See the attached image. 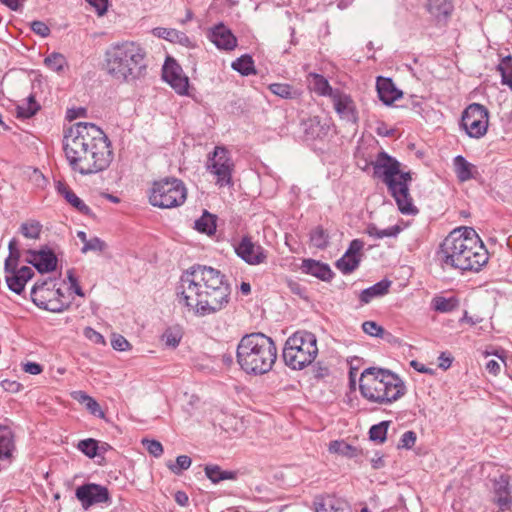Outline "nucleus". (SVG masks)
<instances>
[{"label":"nucleus","instance_id":"nucleus-42","mask_svg":"<svg viewBox=\"0 0 512 512\" xmlns=\"http://www.w3.org/2000/svg\"><path fill=\"white\" fill-rule=\"evenodd\" d=\"M44 63L49 69L58 73L62 72L64 70V67L68 66L65 56L57 52H53L50 55H48L44 59Z\"/></svg>","mask_w":512,"mask_h":512},{"label":"nucleus","instance_id":"nucleus-15","mask_svg":"<svg viewBox=\"0 0 512 512\" xmlns=\"http://www.w3.org/2000/svg\"><path fill=\"white\" fill-rule=\"evenodd\" d=\"M75 496L85 510H88L95 504L109 503L111 501L108 489L96 483H86L77 487Z\"/></svg>","mask_w":512,"mask_h":512},{"label":"nucleus","instance_id":"nucleus-7","mask_svg":"<svg viewBox=\"0 0 512 512\" xmlns=\"http://www.w3.org/2000/svg\"><path fill=\"white\" fill-rule=\"evenodd\" d=\"M359 382L362 397L379 405L391 404L406 392L403 381L396 374L381 368H366Z\"/></svg>","mask_w":512,"mask_h":512},{"label":"nucleus","instance_id":"nucleus-13","mask_svg":"<svg viewBox=\"0 0 512 512\" xmlns=\"http://www.w3.org/2000/svg\"><path fill=\"white\" fill-rule=\"evenodd\" d=\"M489 111L479 103L469 104L462 112L460 126L471 138L479 139L483 137L488 130Z\"/></svg>","mask_w":512,"mask_h":512},{"label":"nucleus","instance_id":"nucleus-19","mask_svg":"<svg viewBox=\"0 0 512 512\" xmlns=\"http://www.w3.org/2000/svg\"><path fill=\"white\" fill-rule=\"evenodd\" d=\"M26 253L28 257L25 261L33 265L40 273L52 272L57 267V257L51 249H29Z\"/></svg>","mask_w":512,"mask_h":512},{"label":"nucleus","instance_id":"nucleus-34","mask_svg":"<svg viewBox=\"0 0 512 512\" xmlns=\"http://www.w3.org/2000/svg\"><path fill=\"white\" fill-rule=\"evenodd\" d=\"M310 243L313 247L324 250L329 246L330 235L322 225L315 226L309 232Z\"/></svg>","mask_w":512,"mask_h":512},{"label":"nucleus","instance_id":"nucleus-5","mask_svg":"<svg viewBox=\"0 0 512 512\" xmlns=\"http://www.w3.org/2000/svg\"><path fill=\"white\" fill-rule=\"evenodd\" d=\"M147 53L137 42L112 45L105 53L107 73L116 80L134 82L147 74Z\"/></svg>","mask_w":512,"mask_h":512},{"label":"nucleus","instance_id":"nucleus-58","mask_svg":"<svg viewBox=\"0 0 512 512\" xmlns=\"http://www.w3.org/2000/svg\"><path fill=\"white\" fill-rule=\"evenodd\" d=\"M375 132L382 137H394L396 130L388 127L385 122L381 121L378 122Z\"/></svg>","mask_w":512,"mask_h":512},{"label":"nucleus","instance_id":"nucleus-32","mask_svg":"<svg viewBox=\"0 0 512 512\" xmlns=\"http://www.w3.org/2000/svg\"><path fill=\"white\" fill-rule=\"evenodd\" d=\"M154 34L172 43H179L188 46L190 43L189 37L182 31L173 28L157 27L154 29Z\"/></svg>","mask_w":512,"mask_h":512},{"label":"nucleus","instance_id":"nucleus-21","mask_svg":"<svg viewBox=\"0 0 512 512\" xmlns=\"http://www.w3.org/2000/svg\"><path fill=\"white\" fill-rule=\"evenodd\" d=\"M208 38L217 48L222 50L231 51L237 46V38L223 23L211 28Z\"/></svg>","mask_w":512,"mask_h":512},{"label":"nucleus","instance_id":"nucleus-38","mask_svg":"<svg viewBox=\"0 0 512 512\" xmlns=\"http://www.w3.org/2000/svg\"><path fill=\"white\" fill-rule=\"evenodd\" d=\"M402 230L403 227L398 224L386 229H378L375 224L369 223L366 227L365 233L370 237L382 239L384 237H396Z\"/></svg>","mask_w":512,"mask_h":512},{"label":"nucleus","instance_id":"nucleus-31","mask_svg":"<svg viewBox=\"0 0 512 512\" xmlns=\"http://www.w3.org/2000/svg\"><path fill=\"white\" fill-rule=\"evenodd\" d=\"M330 453L338 454L347 458H356L362 455V450L356 446L350 445L344 440H334L329 443Z\"/></svg>","mask_w":512,"mask_h":512},{"label":"nucleus","instance_id":"nucleus-11","mask_svg":"<svg viewBox=\"0 0 512 512\" xmlns=\"http://www.w3.org/2000/svg\"><path fill=\"white\" fill-rule=\"evenodd\" d=\"M206 169L215 177V184L217 186L227 187L233 185L235 162L227 147L217 145L212 152L208 153Z\"/></svg>","mask_w":512,"mask_h":512},{"label":"nucleus","instance_id":"nucleus-1","mask_svg":"<svg viewBox=\"0 0 512 512\" xmlns=\"http://www.w3.org/2000/svg\"><path fill=\"white\" fill-rule=\"evenodd\" d=\"M230 294V284L220 270L195 264L182 274L176 299L188 312L204 317L225 308Z\"/></svg>","mask_w":512,"mask_h":512},{"label":"nucleus","instance_id":"nucleus-28","mask_svg":"<svg viewBox=\"0 0 512 512\" xmlns=\"http://www.w3.org/2000/svg\"><path fill=\"white\" fill-rule=\"evenodd\" d=\"M391 282L389 280H382L377 282L376 284L372 285L371 287H368L361 291L359 295V301L361 305L368 304L371 302L374 298L383 296L388 293L390 288Z\"/></svg>","mask_w":512,"mask_h":512},{"label":"nucleus","instance_id":"nucleus-40","mask_svg":"<svg viewBox=\"0 0 512 512\" xmlns=\"http://www.w3.org/2000/svg\"><path fill=\"white\" fill-rule=\"evenodd\" d=\"M360 256L345 254L336 262V267L345 275L351 274L360 264Z\"/></svg>","mask_w":512,"mask_h":512},{"label":"nucleus","instance_id":"nucleus-62","mask_svg":"<svg viewBox=\"0 0 512 512\" xmlns=\"http://www.w3.org/2000/svg\"><path fill=\"white\" fill-rule=\"evenodd\" d=\"M1 387L8 392L16 393L19 392L22 388V384L15 380L5 379L1 382Z\"/></svg>","mask_w":512,"mask_h":512},{"label":"nucleus","instance_id":"nucleus-24","mask_svg":"<svg viewBox=\"0 0 512 512\" xmlns=\"http://www.w3.org/2000/svg\"><path fill=\"white\" fill-rule=\"evenodd\" d=\"M495 503L504 511L510 508L512 497L509 489V480L502 475L494 484Z\"/></svg>","mask_w":512,"mask_h":512},{"label":"nucleus","instance_id":"nucleus-25","mask_svg":"<svg viewBox=\"0 0 512 512\" xmlns=\"http://www.w3.org/2000/svg\"><path fill=\"white\" fill-rule=\"evenodd\" d=\"M454 171L460 182L475 179L478 176L477 167L468 162L465 157L458 155L453 159Z\"/></svg>","mask_w":512,"mask_h":512},{"label":"nucleus","instance_id":"nucleus-59","mask_svg":"<svg viewBox=\"0 0 512 512\" xmlns=\"http://www.w3.org/2000/svg\"><path fill=\"white\" fill-rule=\"evenodd\" d=\"M454 358L449 352H442L438 357V367L447 370L451 367Z\"/></svg>","mask_w":512,"mask_h":512},{"label":"nucleus","instance_id":"nucleus-8","mask_svg":"<svg viewBox=\"0 0 512 512\" xmlns=\"http://www.w3.org/2000/svg\"><path fill=\"white\" fill-rule=\"evenodd\" d=\"M317 355V338L305 330L293 333L286 340L282 353L284 363L293 370H302L311 365Z\"/></svg>","mask_w":512,"mask_h":512},{"label":"nucleus","instance_id":"nucleus-29","mask_svg":"<svg viewBox=\"0 0 512 512\" xmlns=\"http://www.w3.org/2000/svg\"><path fill=\"white\" fill-rule=\"evenodd\" d=\"M268 89L275 96L286 100L298 99L302 95L300 89L288 83H271L268 85Z\"/></svg>","mask_w":512,"mask_h":512},{"label":"nucleus","instance_id":"nucleus-17","mask_svg":"<svg viewBox=\"0 0 512 512\" xmlns=\"http://www.w3.org/2000/svg\"><path fill=\"white\" fill-rule=\"evenodd\" d=\"M424 8L436 27H446L453 14L454 3L453 0H426Z\"/></svg>","mask_w":512,"mask_h":512},{"label":"nucleus","instance_id":"nucleus-51","mask_svg":"<svg viewBox=\"0 0 512 512\" xmlns=\"http://www.w3.org/2000/svg\"><path fill=\"white\" fill-rule=\"evenodd\" d=\"M106 244L98 237H93L89 239L82 247V252L86 253L87 251H103Z\"/></svg>","mask_w":512,"mask_h":512},{"label":"nucleus","instance_id":"nucleus-33","mask_svg":"<svg viewBox=\"0 0 512 512\" xmlns=\"http://www.w3.org/2000/svg\"><path fill=\"white\" fill-rule=\"evenodd\" d=\"M217 216L209 213L208 211H204L202 216L195 221L194 228L200 232L207 235H213L216 232L217 227Z\"/></svg>","mask_w":512,"mask_h":512},{"label":"nucleus","instance_id":"nucleus-47","mask_svg":"<svg viewBox=\"0 0 512 512\" xmlns=\"http://www.w3.org/2000/svg\"><path fill=\"white\" fill-rule=\"evenodd\" d=\"M191 458L187 455H180L176 458V463L167 464L168 468L175 475H180L182 471L187 470L191 466Z\"/></svg>","mask_w":512,"mask_h":512},{"label":"nucleus","instance_id":"nucleus-57","mask_svg":"<svg viewBox=\"0 0 512 512\" xmlns=\"http://www.w3.org/2000/svg\"><path fill=\"white\" fill-rule=\"evenodd\" d=\"M86 409L94 416H98L100 418L104 417V412L101 410L100 405L94 398H90L85 403Z\"/></svg>","mask_w":512,"mask_h":512},{"label":"nucleus","instance_id":"nucleus-18","mask_svg":"<svg viewBox=\"0 0 512 512\" xmlns=\"http://www.w3.org/2000/svg\"><path fill=\"white\" fill-rule=\"evenodd\" d=\"M334 109L340 118L357 124L359 120L356 104L349 94L344 93L340 89H336V93L332 98Z\"/></svg>","mask_w":512,"mask_h":512},{"label":"nucleus","instance_id":"nucleus-55","mask_svg":"<svg viewBox=\"0 0 512 512\" xmlns=\"http://www.w3.org/2000/svg\"><path fill=\"white\" fill-rule=\"evenodd\" d=\"M67 278L70 283L69 289L74 291V293H76L78 296L84 297V292L81 286L79 285L78 279L73 269L67 271Z\"/></svg>","mask_w":512,"mask_h":512},{"label":"nucleus","instance_id":"nucleus-45","mask_svg":"<svg viewBox=\"0 0 512 512\" xmlns=\"http://www.w3.org/2000/svg\"><path fill=\"white\" fill-rule=\"evenodd\" d=\"M325 127L320 123V121L315 119H310L307 123V128L305 129V134L307 137L311 139L321 138L324 132Z\"/></svg>","mask_w":512,"mask_h":512},{"label":"nucleus","instance_id":"nucleus-30","mask_svg":"<svg viewBox=\"0 0 512 512\" xmlns=\"http://www.w3.org/2000/svg\"><path fill=\"white\" fill-rule=\"evenodd\" d=\"M460 305L458 297H444L436 295L431 300V309L438 313H450Z\"/></svg>","mask_w":512,"mask_h":512},{"label":"nucleus","instance_id":"nucleus-22","mask_svg":"<svg viewBox=\"0 0 512 512\" xmlns=\"http://www.w3.org/2000/svg\"><path fill=\"white\" fill-rule=\"evenodd\" d=\"M376 90L379 99L385 105L393 104L397 99L402 97V91L396 88L391 78L379 76L376 80Z\"/></svg>","mask_w":512,"mask_h":512},{"label":"nucleus","instance_id":"nucleus-54","mask_svg":"<svg viewBox=\"0 0 512 512\" xmlns=\"http://www.w3.org/2000/svg\"><path fill=\"white\" fill-rule=\"evenodd\" d=\"M31 30L41 37H47L51 33L49 26L43 21L39 20L33 21L31 23Z\"/></svg>","mask_w":512,"mask_h":512},{"label":"nucleus","instance_id":"nucleus-26","mask_svg":"<svg viewBox=\"0 0 512 512\" xmlns=\"http://www.w3.org/2000/svg\"><path fill=\"white\" fill-rule=\"evenodd\" d=\"M307 80L309 89L319 96H327L332 99L336 93V89H333L328 80L321 74L309 73Z\"/></svg>","mask_w":512,"mask_h":512},{"label":"nucleus","instance_id":"nucleus-14","mask_svg":"<svg viewBox=\"0 0 512 512\" xmlns=\"http://www.w3.org/2000/svg\"><path fill=\"white\" fill-rule=\"evenodd\" d=\"M234 248L236 255L249 265L257 266L267 261L268 251L250 235H244Z\"/></svg>","mask_w":512,"mask_h":512},{"label":"nucleus","instance_id":"nucleus-16","mask_svg":"<svg viewBox=\"0 0 512 512\" xmlns=\"http://www.w3.org/2000/svg\"><path fill=\"white\" fill-rule=\"evenodd\" d=\"M163 79L179 95H188L189 78L182 72L181 66L173 59L168 58L163 66Z\"/></svg>","mask_w":512,"mask_h":512},{"label":"nucleus","instance_id":"nucleus-50","mask_svg":"<svg viewBox=\"0 0 512 512\" xmlns=\"http://www.w3.org/2000/svg\"><path fill=\"white\" fill-rule=\"evenodd\" d=\"M417 435L414 431H406L400 438L398 448L411 449L416 443Z\"/></svg>","mask_w":512,"mask_h":512},{"label":"nucleus","instance_id":"nucleus-27","mask_svg":"<svg viewBox=\"0 0 512 512\" xmlns=\"http://www.w3.org/2000/svg\"><path fill=\"white\" fill-rule=\"evenodd\" d=\"M58 191L65 198V200L79 213L89 217L94 216L92 210L73 192V190L68 185L60 183L58 185Z\"/></svg>","mask_w":512,"mask_h":512},{"label":"nucleus","instance_id":"nucleus-49","mask_svg":"<svg viewBox=\"0 0 512 512\" xmlns=\"http://www.w3.org/2000/svg\"><path fill=\"white\" fill-rule=\"evenodd\" d=\"M29 181L36 188L44 189L48 184L47 178L42 174V172L36 168L32 169L29 173Z\"/></svg>","mask_w":512,"mask_h":512},{"label":"nucleus","instance_id":"nucleus-3","mask_svg":"<svg viewBox=\"0 0 512 512\" xmlns=\"http://www.w3.org/2000/svg\"><path fill=\"white\" fill-rule=\"evenodd\" d=\"M436 257L443 268L479 272L488 263V250L472 227L452 230L440 243Z\"/></svg>","mask_w":512,"mask_h":512},{"label":"nucleus","instance_id":"nucleus-9","mask_svg":"<svg viewBox=\"0 0 512 512\" xmlns=\"http://www.w3.org/2000/svg\"><path fill=\"white\" fill-rule=\"evenodd\" d=\"M186 199L187 188L182 180L175 177L154 181L149 191V203L162 209L179 207Z\"/></svg>","mask_w":512,"mask_h":512},{"label":"nucleus","instance_id":"nucleus-10","mask_svg":"<svg viewBox=\"0 0 512 512\" xmlns=\"http://www.w3.org/2000/svg\"><path fill=\"white\" fill-rule=\"evenodd\" d=\"M18 240L12 238L8 244L9 255L5 259L4 272L8 288L20 295L25 289L26 283L34 276V271L28 266L18 268L21 253Z\"/></svg>","mask_w":512,"mask_h":512},{"label":"nucleus","instance_id":"nucleus-53","mask_svg":"<svg viewBox=\"0 0 512 512\" xmlns=\"http://www.w3.org/2000/svg\"><path fill=\"white\" fill-rule=\"evenodd\" d=\"M497 71L501 75V83L507 85L512 91V71H508V68L505 67V63H499Z\"/></svg>","mask_w":512,"mask_h":512},{"label":"nucleus","instance_id":"nucleus-52","mask_svg":"<svg viewBox=\"0 0 512 512\" xmlns=\"http://www.w3.org/2000/svg\"><path fill=\"white\" fill-rule=\"evenodd\" d=\"M143 444L147 451L154 457H159L163 454V446L157 440H143Z\"/></svg>","mask_w":512,"mask_h":512},{"label":"nucleus","instance_id":"nucleus-37","mask_svg":"<svg viewBox=\"0 0 512 512\" xmlns=\"http://www.w3.org/2000/svg\"><path fill=\"white\" fill-rule=\"evenodd\" d=\"M205 474L213 483L223 480H234L237 477L236 472L222 470L218 465H206Z\"/></svg>","mask_w":512,"mask_h":512},{"label":"nucleus","instance_id":"nucleus-41","mask_svg":"<svg viewBox=\"0 0 512 512\" xmlns=\"http://www.w3.org/2000/svg\"><path fill=\"white\" fill-rule=\"evenodd\" d=\"M19 232L27 239H38L42 232V224L38 220H28L20 225Z\"/></svg>","mask_w":512,"mask_h":512},{"label":"nucleus","instance_id":"nucleus-48","mask_svg":"<svg viewBox=\"0 0 512 512\" xmlns=\"http://www.w3.org/2000/svg\"><path fill=\"white\" fill-rule=\"evenodd\" d=\"M362 329L366 334L374 337L382 338L385 333L384 328L374 321H365L362 324Z\"/></svg>","mask_w":512,"mask_h":512},{"label":"nucleus","instance_id":"nucleus-60","mask_svg":"<svg viewBox=\"0 0 512 512\" xmlns=\"http://www.w3.org/2000/svg\"><path fill=\"white\" fill-rule=\"evenodd\" d=\"M92 7L95 8L99 16L104 15L108 9V0H86Z\"/></svg>","mask_w":512,"mask_h":512},{"label":"nucleus","instance_id":"nucleus-23","mask_svg":"<svg viewBox=\"0 0 512 512\" xmlns=\"http://www.w3.org/2000/svg\"><path fill=\"white\" fill-rule=\"evenodd\" d=\"M301 269L304 273L315 276L322 281H330L334 276V273L328 264L314 259H304L302 261Z\"/></svg>","mask_w":512,"mask_h":512},{"label":"nucleus","instance_id":"nucleus-64","mask_svg":"<svg viewBox=\"0 0 512 512\" xmlns=\"http://www.w3.org/2000/svg\"><path fill=\"white\" fill-rule=\"evenodd\" d=\"M23 370L26 373L32 374V375H38L43 371V367L36 362H27L23 366Z\"/></svg>","mask_w":512,"mask_h":512},{"label":"nucleus","instance_id":"nucleus-39","mask_svg":"<svg viewBox=\"0 0 512 512\" xmlns=\"http://www.w3.org/2000/svg\"><path fill=\"white\" fill-rule=\"evenodd\" d=\"M232 68L243 76L256 74L254 61L250 55H242L232 62Z\"/></svg>","mask_w":512,"mask_h":512},{"label":"nucleus","instance_id":"nucleus-4","mask_svg":"<svg viewBox=\"0 0 512 512\" xmlns=\"http://www.w3.org/2000/svg\"><path fill=\"white\" fill-rule=\"evenodd\" d=\"M370 165L373 168V178L387 186L388 193L395 200L399 211L407 215L417 214L418 209L413 204L409 190L412 173L401 171V163L385 151L379 152Z\"/></svg>","mask_w":512,"mask_h":512},{"label":"nucleus","instance_id":"nucleus-35","mask_svg":"<svg viewBox=\"0 0 512 512\" xmlns=\"http://www.w3.org/2000/svg\"><path fill=\"white\" fill-rule=\"evenodd\" d=\"M14 448L13 433L7 426L0 425V459L9 458Z\"/></svg>","mask_w":512,"mask_h":512},{"label":"nucleus","instance_id":"nucleus-6","mask_svg":"<svg viewBox=\"0 0 512 512\" xmlns=\"http://www.w3.org/2000/svg\"><path fill=\"white\" fill-rule=\"evenodd\" d=\"M236 359L246 374L263 375L272 370L277 360V346L261 332L246 334L237 345Z\"/></svg>","mask_w":512,"mask_h":512},{"label":"nucleus","instance_id":"nucleus-46","mask_svg":"<svg viewBox=\"0 0 512 512\" xmlns=\"http://www.w3.org/2000/svg\"><path fill=\"white\" fill-rule=\"evenodd\" d=\"M77 447L83 454H85L89 458H94L98 452V442L92 438L81 440L78 443Z\"/></svg>","mask_w":512,"mask_h":512},{"label":"nucleus","instance_id":"nucleus-44","mask_svg":"<svg viewBox=\"0 0 512 512\" xmlns=\"http://www.w3.org/2000/svg\"><path fill=\"white\" fill-rule=\"evenodd\" d=\"M39 108L40 107L37 104V102L34 100V97L30 96L29 102L27 104L17 106V109H16L17 117L23 118V119L30 118L36 114V112L39 110Z\"/></svg>","mask_w":512,"mask_h":512},{"label":"nucleus","instance_id":"nucleus-61","mask_svg":"<svg viewBox=\"0 0 512 512\" xmlns=\"http://www.w3.org/2000/svg\"><path fill=\"white\" fill-rule=\"evenodd\" d=\"M84 335L95 344L104 343V337L91 327L85 328Z\"/></svg>","mask_w":512,"mask_h":512},{"label":"nucleus","instance_id":"nucleus-63","mask_svg":"<svg viewBox=\"0 0 512 512\" xmlns=\"http://www.w3.org/2000/svg\"><path fill=\"white\" fill-rule=\"evenodd\" d=\"M112 346L115 350L125 351L130 347V343L121 335L112 340Z\"/></svg>","mask_w":512,"mask_h":512},{"label":"nucleus","instance_id":"nucleus-43","mask_svg":"<svg viewBox=\"0 0 512 512\" xmlns=\"http://www.w3.org/2000/svg\"><path fill=\"white\" fill-rule=\"evenodd\" d=\"M389 421H382L379 424L373 425L369 430V438L378 443H384L387 438V431Z\"/></svg>","mask_w":512,"mask_h":512},{"label":"nucleus","instance_id":"nucleus-12","mask_svg":"<svg viewBox=\"0 0 512 512\" xmlns=\"http://www.w3.org/2000/svg\"><path fill=\"white\" fill-rule=\"evenodd\" d=\"M57 294L56 281L48 278L34 284L31 290V300L41 309L56 313L63 312L70 307L71 301L56 300Z\"/></svg>","mask_w":512,"mask_h":512},{"label":"nucleus","instance_id":"nucleus-56","mask_svg":"<svg viewBox=\"0 0 512 512\" xmlns=\"http://www.w3.org/2000/svg\"><path fill=\"white\" fill-rule=\"evenodd\" d=\"M364 247V242L361 239H354L350 242V245L346 251V253L353 256H362V249Z\"/></svg>","mask_w":512,"mask_h":512},{"label":"nucleus","instance_id":"nucleus-20","mask_svg":"<svg viewBox=\"0 0 512 512\" xmlns=\"http://www.w3.org/2000/svg\"><path fill=\"white\" fill-rule=\"evenodd\" d=\"M313 504L316 512H352L350 504L336 495H318Z\"/></svg>","mask_w":512,"mask_h":512},{"label":"nucleus","instance_id":"nucleus-36","mask_svg":"<svg viewBox=\"0 0 512 512\" xmlns=\"http://www.w3.org/2000/svg\"><path fill=\"white\" fill-rule=\"evenodd\" d=\"M183 329L180 325L169 326L161 335V341L169 348H176L183 337Z\"/></svg>","mask_w":512,"mask_h":512},{"label":"nucleus","instance_id":"nucleus-2","mask_svg":"<svg viewBox=\"0 0 512 512\" xmlns=\"http://www.w3.org/2000/svg\"><path fill=\"white\" fill-rule=\"evenodd\" d=\"M63 151L71 170L81 175L104 171L113 160L108 136L88 122H77L64 131Z\"/></svg>","mask_w":512,"mask_h":512}]
</instances>
